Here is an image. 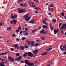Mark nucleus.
Here are the masks:
<instances>
[{
	"instance_id": "1",
	"label": "nucleus",
	"mask_w": 66,
	"mask_h": 66,
	"mask_svg": "<svg viewBox=\"0 0 66 66\" xmlns=\"http://www.w3.org/2000/svg\"><path fill=\"white\" fill-rule=\"evenodd\" d=\"M25 63L27 64L28 66H37V65H36L37 64H36L35 65V64L34 63H30L29 62H28V60H24Z\"/></svg>"
},
{
	"instance_id": "2",
	"label": "nucleus",
	"mask_w": 66,
	"mask_h": 66,
	"mask_svg": "<svg viewBox=\"0 0 66 66\" xmlns=\"http://www.w3.org/2000/svg\"><path fill=\"white\" fill-rule=\"evenodd\" d=\"M23 17H24V18L25 20H26V21H27L28 22L29 21V20H30V18H31V17L30 16H29L28 18V17H29L28 13H27L26 15L23 16Z\"/></svg>"
},
{
	"instance_id": "3",
	"label": "nucleus",
	"mask_w": 66,
	"mask_h": 66,
	"mask_svg": "<svg viewBox=\"0 0 66 66\" xmlns=\"http://www.w3.org/2000/svg\"><path fill=\"white\" fill-rule=\"evenodd\" d=\"M28 56H31V57H35V55H33V54L31 52H28Z\"/></svg>"
},
{
	"instance_id": "4",
	"label": "nucleus",
	"mask_w": 66,
	"mask_h": 66,
	"mask_svg": "<svg viewBox=\"0 0 66 66\" xmlns=\"http://www.w3.org/2000/svg\"><path fill=\"white\" fill-rule=\"evenodd\" d=\"M18 12L20 14L24 13L25 12L24 10H23V9H20L19 8L18 9Z\"/></svg>"
},
{
	"instance_id": "5",
	"label": "nucleus",
	"mask_w": 66,
	"mask_h": 66,
	"mask_svg": "<svg viewBox=\"0 0 66 66\" xmlns=\"http://www.w3.org/2000/svg\"><path fill=\"white\" fill-rule=\"evenodd\" d=\"M8 59L9 60H10V62H14L15 60L14 58L11 57L10 56H8Z\"/></svg>"
},
{
	"instance_id": "6",
	"label": "nucleus",
	"mask_w": 66,
	"mask_h": 66,
	"mask_svg": "<svg viewBox=\"0 0 66 66\" xmlns=\"http://www.w3.org/2000/svg\"><path fill=\"white\" fill-rule=\"evenodd\" d=\"M17 16L16 15H14V16L13 14H12L11 16V17L12 19H15L17 18Z\"/></svg>"
},
{
	"instance_id": "7",
	"label": "nucleus",
	"mask_w": 66,
	"mask_h": 66,
	"mask_svg": "<svg viewBox=\"0 0 66 66\" xmlns=\"http://www.w3.org/2000/svg\"><path fill=\"white\" fill-rule=\"evenodd\" d=\"M26 4L24 3L23 4L22 3H21L20 4V6H21V7H23L26 6Z\"/></svg>"
},
{
	"instance_id": "8",
	"label": "nucleus",
	"mask_w": 66,
	"mask_h": 66,
	"mask_svg": "<svg viewBox=\"0 0 66 66\" xmlns=\"http://www.w3.org/2000/svg\"><path fill=\"white\" fill-rule=\"evenodd\" d=\"M35 21H36V20L34 21L33 19H32L29 21V23H32V24H33V23H35Z\"/></svg>"
},
{
	"instance_id": "9",
	"label": "nucleus",
	"mask_w": 66,
	"mask_h": 66,
	"mask_svg": "<svg viewBox=\"0 0 66 66\" xmlns=\"http://www.w3.org/2000/svg\"><path fill=\"white\" fill-rule=\"evenodd\" d=\"M26 42L27 43V44L28 45H31V43H32V41L30 40H26Z\"/></svg>"
},
{
	"instance_id": "10",
	"label": "nucleus",
	"mask_w": 66,
	"mask_h": 66,
	"mask_svg": "<svg viewBox=\"0 0 66 66\" xmlns=\"http://www.w3.org/2000/svg\"><path fill=\"white\" fill-rule=\"evenodd\" d=\"M21 57H22V56H20L19 57L15 59V61H16V60H20L21 59Z\"/></svg>"
},
{
	"instance_id": "11",
	"label": "nucleus",
	"mask_w": 66,
	"mask_h": 66,
	"mask_svg": "<svg viewBox=\"0 0 66 66\" xmlns=\"http://www.w3.org/2000/svg\"><path fill=\"white\" fill-rule=\"evenodd\" d=\"M8 52H6L4 53H0V55H4L5 54H6V53H9Z\"/></svg>"
},
{
	"instance_id": "12",
	"label": "nucleus",
	"mask_w": 66,
	"mask_h": 66,
	"mask_svg": "<svg viewBox=\"0 0 66 66\" xmlns=\"http://www.w3.org/2000/svg\"><path fill=\"white\" fill-rule=\"evenodd\" d=\"M37 30H38V29H36L32 30V32L33 33H35V32H37Z\"/></svg>"
},
{
	"instance_id": "13",
	"label": "nucleus",
	"mask_w": 66,
	"mask_h": 66,
	"mask_svg": "<svg viewBox=\"0 0 66 66\" xmlns=\"http://www.w3.org/2000/svg\"><path fill=\"white\" fill-rule=\"evenodd\" d=\"M62 48V46L61 45L60 47V49L61 50H65V46H63V48Z\"/></svg>"
},
{
	"instance_id": "14",
	"label": "nucleus",
	"mask_w": 66,
	"mask_h": 66,
	"mask_svg": "<svg viewBox=\"0 0 66 66\" xmlns=\"http://www.w3.org/2000/svg\"><path fill=\"white\" fill-rule=\"evenodd\" d=\"M59 29H58L57 30L55 29L54 30V34H56V33H57V32H59Z\"/></svg>"
},
{
	"instance_id": "15",
	"label": "nucleus",
	"mask_w": 66,
	"mask_h": 66,
	"mask_svg": "<svg viewBox=\"0 0 66 66\" xmlns=\"http://www.w3.org/2000/svg\"><path fill=\"white\" fill-rule=\"evenodd\" d=\"M40 37L41 39H42V40H44V39H45V36H40Z\"/></svg>"
},
{
	"instance_id": "16",
	"label": "nucleus",
	"mask_w": 66,
	"mask_h": 66,
	"mask_svg": "<svg viewBox=\"0 0 66 66\" xmlns=\"http://www.w3.org/2000/svg\"><path fill=\"white\" fill-rule=\"evenodd\" d=\"M50 25V28L51 29V30H53V27H52V26L51 25V24L50 23L49 24Z\"/></svg>"
},
{
	"instance_id": "17",
	"label": "nucleus",
	"mask_w": 66,
	"mask_h": 66,
	"mask_svg": "<svg viewBox=\"0 0 66 66\" xmlns=\"http://www.w3.org/2000/svg\"><path fill=\"white\" fill-rule=\"evenodd\" d=\"M42 27L43 29H47L48 28V26H46L45 25H43Z\"/></svg>"
},
{
	"instance_id": "18",
	"label": "nucleus",
	"mask_w": 66,
	"mask_h": 66,
	"mask_svg": "<svg viewBox=\"0 0 66 66\" xmlns=\"http://www.w3.org/2000/svg\"><path fill=\"white\" fill-rule=\"evenodd\" d=\"M24 46H21L20 49L22 50H24Z\"/></svg>"
},
{
	"instance_id": "19",
	"label": "nucleus",
	"mask_w": 66,
	"mask_h": 66,
	"mask_svg": "<svg viewBox=\"0 0 66 66\" xmlns=\"http://www.w3.org/2000/svg\"><path fill=\"white\" fill-rule=\"evenodd\" d=\"M48 54V53L47 52H44L43 53V54H41V55L43 56V55H47Z\"/></svg>"
},
{
	"instance_id": "20",
	"label": "nucleus",
	"mask_w": 66,
	"mask_h": 66,
	"mask_svg": "<svg viewBox=\"0 0 66 66\" xmlns=\"http://www.w3.org/2000/svg\"><path fill=\"white\" fill-rule=\"evenodd\" d=\"M63 29H65V28L63 27V25H62L60 28V30H63Z\"/></svg>"
},
{
	"instance_id": "21",
	"label": "nucleus",
	"mask_w": 66,
	"mask_h": 66,
	"mask_svg": "<svg viewBox=\"0 0 66 66\" xmlns=\"http://www.w3.org/2000/svg\"><path fill=\"white\" fill-rule=\"evenodd\" d=\"M13 23H14V24H15L16 23V22H17V21L16 20H13Z\"/></svg>"
},
{
	"instance_id": "22",
	"label": "nucleus",
	"mask_w": 66,
	"mask_h": 66,
	"mask_svg": "<svg viewBox=\"0 0 66 66\" xmlns=\"http://www.w3.org/2000/svg\"><path fill=\"white\" fill-rule=\"evenodd\" d=\"M34 41H31V46H34Z\"/></svg>"
},
{
	"instance_id": "23",
	"label": "nucleus",
	"mask_w": 66,
	"mask_h": 66,
	"mask_svg": "<svg viewBox=\"0 0 66 66\" xmlns=\"http://www.w3.org/2000/svg\"><path fill=\"white\" fill-rule=\"evenodd\" d=\"M23 35H24V36H27V35H29V33H28V32H26L25 34H23Z\"/></svg>"
},
{
	"instance_id": "24",
	"label": "nucleus",
	"mask_w": 66,
	"mask_h": 66,
	"mask_svg": "<svg viewBox=\"0 0 66 66\" xmlns=\"http://www.w3.org/2000/svg\"><path fill=\"white\" fill-rule=\"evenodd\" d=\"M34 53V54H37V52H38V51L37 50H36L35 51H33Z\"/></svg>"
},
{
	"instance_id": "25",
	"label": "nucleus",
	"mask_w": 66,
	"mask_h": 66,
	"mask_svg": "<svg viewBox=\"0 0 66 66\" xmlns=\"http://www.w3.org/2000/svg\"><path fill=\"white\" fill-rule=\"evenodd\" d=\"M39 46V43H37L36 44L34 45V47H37V46Z\"/></svg>"
},
{
	"instance_id": "26",
	"label": "nucleus",
	"mask_w": 66,
	"mask_h": 66,
	"mask_svg": "<svg viewBox=\"0 0 66 66\" xmlns=\"http://www.w3.org/2000/svg\"><path fill=\"white\" fill-rule=\"evenodd\" d=\"M28 4H29V5L30 6H31V4H32V2L31 1H28Z\"/></svg>"
},
{
	"instance_id": "27",
	"label": "nucleus",
	"mask_w": 66,
	"mask_h": 66,
	"mask_svg": "<svg viewBox=\"0 0 66 66\" xmlns=\"http://www.w3.org/2000/svg\"><path fill=\"white\" fill-rule=\"evenodd\" d=\"M7 30H8V31H11L12 29H11V28L10 27H7Z\"/></svg>"
},
{
	"instance_id": "28",
	"label": "nucleus",
	"mask_w": 66,
	"mask_h": 66,
	"mask_svg": "<svg viewBox=\"0 0 66 66\" xmlns=\"http://www.w3.org/2000/svg\"><path fill=\"white\" fill-rule=\"evenodd\" d=\"M52 49V48H48V49L46 50V51H50V50H51V49Z\"/></svg>"
},
{
	"instance_id": "29",
	"label": "nucleus",
	"mask_w": 66,
	"mask_h": 66,
	"mask_svg": "<svg viewBox=\"0 0 66 66\" xmlns=\"http://www.w3.org/2000/svg\"><path fill=\"white\" fill-rule=\"evenodd\" d=\"M28 55V53H26L23 54V56L24 57Z\"/></svg>"
},
{
	"instance_id": "30",
	"label": "nucleus",
	"mask_w": 66,
	"mask_h": 66,
	"mask_svg": "<svg viewBox=\"0 0 66 66\" xmlns=\"http://www.w3.org/2000/svg\"><path fill=\"white\" fill-rule=\"evenodd\" d=\"M60 15H61L62 16H64V13L62 12V13H60Z\"/></svg>"
},
{
	"instance_id": "31",
	"label": "nucleus",
	"mask_w": 66,
	"mask_h": 66,
	"mask_svg": "<svg viewBox=\"0 0 66 66\" xmlns=\"http://www.w3.org/2000/svg\"><path fill=\"white\" fill-rule=\"evenodd\" d=\"M4 62H5V63L6 64L7 63V60H4Z\"/></svg>"
},
{
	"instance_id": "32",
	"label": "nucleus",
	"mask_w": 66,
	"mask_h": 66,
	"mask_svg": "<svg viewBox=\"0 0 66 66\" xmlns=\"http://www.w3.org/2000/svg\"><path fill=\"white\" fill-rule=\"evenodd\" d=\"M53 4H51L50 5V7H53Z\"/></svg>"
},
{
	"instance_id": "33",
	"label": "nucleus",
	"mask_w": 66,
	"mask_h": 66,
	"mask_svg": "<svg viewBox=\"0 0 66 66\" xmlns=\"http://www.w3.org/2000/svg\"><path fill=\"white\" fill-rule=\"evenodd\" d=\"M16 55L18 56H19L20 55V54L19 53H16Z\"/></svg>"
},
{
	"instance_id": "34",
	"label": "nucleus",
	"mask_w": 66,
	"mask_h": 66,
	"mask_svg": "<svg viewBox=\"0 0 66 66\" xmlns=\"http://www.w3.org/2000/svg\"><path fill=\"white\" fill-rule=\"evenodd\" d=\"M0 66H6V65H5L4 64H1V65H0Z\"/></svg>"
},
{
	"instance_id": "35",
	"label": "nucleus",
	"mask_w": 66,
	"mask_h": 66,
	"mask_svg": "<svg viewBox=\"0 0 66 66\" xmlns=\"http://www.w3.org/2000/svg\"><path fill=\"white\" fill-rule=\"evenodd\" d=\"M44 30H41L40 31V33H43L44 32Z\"/></svg>"
},
{
	"instance_id": "36",
	"label": "nucleus",
	"mask_w": 66,
	"mask_h": 66,
	"mask_svg": "<svg viewBox=\"0 0 66 66\" xmlns=\"http://www.w3.org/2000/svg\"><path fill=\"white\" fill-rule=\"evenodd\" d=\"M17 46H18V44H15L14 45V47L15 48H17Z\"/></svg>"
},
{
	"instance_id": "37",
	"label": "nucleus",
	"mask_w": 66,
	"mask_h": 66,
	"mask_svg": "<svg viewBox=\"0 0 66 66\" xmlns=\"http://www.w3.org/2000/svg\"><path fill=\"white\" fill-rule=\"evenodd\" d=\"M5 63L3 62V61H2V62H1V63H0V65H1V64H5Z\"/></svg>"
},
{
	"instance_id": "38",
	"label": "nucleus",
	"mask_w": 66,
	"mask_h": 66,
	"mask_svg": "<svg viewBox=\"0 0 66 66\" xmlns=\"http://www.w3.org/2000/svg\"><path fill=\"white\" fill-rule=\"evenodd\" d=\"M24 48L25 49H26L27 48H28V46H24Z\"/></svg>"
},
{
	"instance_id": "39",
	"label": "nucleus",
	"mask_w": 66,
	"mask_h": 66,
	"mask_svg": "<svg viewBox=\"0 0 66 66\" xmlns=\"http://www.w3.org/2000/svg\"><path fill=\"white\" fill-rule=\"evenodd\" d=\"M46 21H45V20H43V23L44 24L45 23H46Z\"/></svg>"
},
{
	"instance_id": "40",
	"label": "nucleus",
	"mask_w": 66,
	"mask_h": 66,
	"mask_svg": "<svg viewBox=\"0 0 66 66\" xmlns=\"http://www.w3.org/2000/svg\"><path fill=\"white\" fill-rule=\"evenodd\" d=\"M20 31V30H15V31L16 33H18V32H19Z\"/></svg>"
},
{
	"instance_id": "41",
	"label": "nucleus",
	"mask_w": 66,
	"mask_h": 66,
	"mask_svg": "<svg viewBox=\"0 0 66 66\" xmlns=\"http://www.w3.org/2000/svg\"><path fill=\"white\" fill-rule=\"evenodd\" d=\"M61 24H62V23H60L59 24V28H60V27H61Z\"/></svg>"
},
{
	"instance_id": "42",
	"label": "nucleus",
	"mask_w": 66,
	"mask_h": 66,
	"mask_svg": "<svg viewBox=\"0 0 66 66\" xmlns=\"http://www.w3.org/2000/svg\"><path fill=\"white\" fill-rule=\"evenodd\" d=\"M18 29H19V30H21V26H20L19 28L18 27Z\"/></svg>"
},
{
	"instance_id": "43",
	"label": "nucleus",
	"mask_w": 66,
	"mask_h": 66,
	"mask_svg": "<svg viewBox=\"0 0 66 66\" xmlns=\"http://www.w3.org/2000/svg\"><path fill=\"white\" fill-rule=\"evenodd\" d=\"M61 32L62 33V34H64V31H63V30H61Z\"/></svg>"
},
{
	"instance_id": "44",
	"label": "nucleus",
	"mask_w": 66,
	"mask_h": 66,
	"mask_svg": "<svg viewBox=\"0 0 66 66\" xmlns=\"http://www.w3.org/2000/svg\"><path fill=\"white\" fill-rule=\"evenodd\" d=\"M3 23L2 22L0 23V26H2Z\"/></svg>"
},
{
	"instance_id": "45",
	"label": "nucleus",
	"mask_w": 66,
	"mask_h": 66,
	"mask_svg": "<svg viewBox=\"0 0 66 66\" xmlns=\"http://www.w3.org/2000/svg\"><path fill=\"white\" fill-rule=\"evenodd\" d=\"M26 37H23L22 38V40H24L25 38H26Z\"/></svg>"
},
{
	"instance_id": "46",
	"label": "nucleus",
	"mask_w": 66,
	"mask_h": 66,
	"mask_svg": "<svg viewBox=\"0 0 66 66\" xmlns=\"http://www.w3.org/2000/svg\"><path fill=\"white\" fill-rule=\"evenodd\" d=\"M36 42H39V43H40V41H39V40H36Z\"/></svg>"
},
{
	"instance_id": "47",
	"label": "nucleus",
	"mask_w": 66,
	"mask_h": 66,
	"mask_svg": "<svg viewBox=\"0 0 66 66\" xmlns=\"http://www.w3.org/2000/svg\"><path fill=\"white\" fill-rule=\"evenodd\" d=\"M21 63H23L24 62V61H20Z\"/></svg>"
},
{
	"instance_id": "48",
	"label": "nucleus",
	"mask_w": 66,
	"mask_h": 66,
	"mask_svg": "<svg viewBox=\"0 0 66 66\" xmlns=\"http://www.w3.org/2000/svg\"><path fill=\"white\" fill-rule=\"evenodd\" d=\"M22 30H21L20 31V34H22Z\"/></svg>"
},
{
	"instance_id": "49",
	"label": "nucleus",
	"mask_w": 66,
	"mask_h": 66,
	"mask_svg": "<svg viewBox=\"0 0 66 66\" xmlns=\"http://www.w3.org/2000/svg\"><path fill=\"white\" fill-rule=\"evenodd\" d=\"M10 50L11 51H14V49H13V48H12L10 49Z\"/></svg>"
},
{
	"instance_id": "50",
	"label": "nucleus",
	"mask_w": 66,
	"mask_h": 66,
	"mask_svg": "<svg viewBox=\"0 0 66 66\" xmlns=\"http://www.w3.org/2000/svg\"><path fill=\"white\" fill-rule=\"evenodd\" d=\"M55 21H56V20H54L53 21V22H55Z\"/></svg>"
},
{
	"instance_id": "51",
	"label": "nucleus",
	"mask_w": 66,
	"mask_h": 66,
	"mask_svg": "<svg viewBox=\"0 0 66 66\" xmlns=\"http://www.w3.org/2000/svg\"><path fill=\"white\" fill-rule=\"evenodd\" d=\"M34 63H37V61H35L34 62Z\"/></svg>"
},
{
	"instance_id": "52",
	"label": "nucleus",
	"mask_w": 66,
	"mask_h": 66,
	"mask_svg": "<svg viewBox=\"0 0 66 66\" xmlns=\"http://www.w3.org/2000/svg\"><path fill=\"white\" fill-rule=\"evenodd\" d=\"M35 13H36V14H38V12L37 11H35Z\"/></svg>"
},
{
	"instance_id": "53",
	"label": "nucleus",
	"mask_w": 66,
	"mask_h": 66,
	"mask_svg": "<svg viewBox=\"0 0 66 66\" xmlns=\"http://www.w3.org/2000/svg\"><path fill=\"white\" fill-rule=\"evenodd\" d=\"M16 40L17 41H19V39L18 38L16 39Z\"/></svg>"
},
{
	"instance_id": "54",
	"label": "nucleus",
	"mask_w": 66,
	"mask_h": 66,
	"mask_svg": "<svg viewBox=\"0 0 66 66\" xmlns=\"http://www.w3.org/2000/svg\"><path fill=\"white\" fill-rule=\"evenodd\" d=\"M25 30H26V31H27V30H28V28H25Z\"/></svg>"
},
{
	"instance_id": "55",
	"label": "nucleus",
	"mask_w": 66,
	"mask_h": 66,
	"mask_svg": "<svg viewBox=\"0 0 66 66\" xmlns=\"http://www.w3.org/2000/svg\"><path fill=\"white\" fill-rule=\"evenodd\" d=\"M35 1H36L37 2H39V1H38V0H35Z\"/></svg>"
},
{
	"instance_id": "56",
	"label": "nucleus",
	"mask_w": 66,
	"mask_h": 66,
	"mask_svg": "<svg viewBox=\"0 0 66 66\" xmlns=\"http://www.w3.org/2000/svg\"><path fill=\"white\" fill-rule=\"evenodd\" d=\"M44 19H45V20L46 21V20H48V19H47V18H44Z\"/></svg>"
},
{
	"instance_id": "57",
	"label": "nucleus",
	"mask_w": 66,
	"mask_h": 66,
	"mask_svg": "<svg viewBox=\"0 0 66 66\" xmlns=\"http://www.w3.org/2000/svg\"><path fill=\"white\" fill-rule=\"evenodd\" d=\"M23 33H25V32H26V31L25 30H23Z\"/></svg>"
},
{
	"instance_id": "58",
	"label": "nucleus",
	"mask_w": 66,
	"mask_h": 66,
	"mask_svg": "<svg viewBox=\"0 0 66 66\" xmlns=\"http://www.w3.org/2000/svg\"><path fill=\"white\" fill-rule=\"evenodd\" d=\"M48 15H51V13H48Z\"/></svg>"
},
{
	"instance_id": "59",
	"label": "nucleus",
	"mask_w": 66,
	"mask_h": 66,
	"mask_svg": "<svg viewBox=\"0 0 66 66\" xmlns=\"http://www.w3.org/2000/svg\"><path fill=\"white\" fill-rule=\"evenodd\" d=\"M63 53L64 54H65V55L66 54V52H64Z\"/></svg>"
},
{
	"instance_id": "60",
	"label": "nucleus",
	"mask_w": 66,
	"mask_h": 66,
	"mask_svg": "<svg viewBox=\"0 0 66 66\" xmlns=\"http://www.w3.org/2000/svg\"><path fill=\"white\" fill-rule=\"evenodd\" d=\"M15 34H13V37H15Z\"/></svg>"
},
{
	"instance_id": "61",
	"label": "nucleus",
	"mask_w": 66,
	"mask_h": 66,
	"mask_svg": "<svg viewBox=\"0 0 66 66\" xmlns=\"http://www.w3.org/2000/svg\"><path fill=\"white\" fill-rule=\"evenodd\" d=\"M41 29V27H40L39 28V30H40Z\"/></svg>"
},
{
	"instance_id": "62",
	"label": "nucleus",
	"mask_w": 66,
	"mask_h": 66,
	"mask_svg": "<svg viewBox=\"0 0 66 66\" xmlns=\"http://www.w3.org/2000/svg\"><path fill=\"white\" fill-rule=\"evenodd\" d=\"M44 24H45L46 25H48V23H47L46 22Z\"/></svg>"
},
{
	"instance_id": "63",
	"label": "nucleus",
	"mask_w": 66,
	"mask_h": 66,
	"mask_svg": "<svg viewBox=\"0 0 66 66\" xmlns=\"http://www.w3.org/2000/svg\"><path fill=\"white\" fill-rule=\"evenodd\" d=\"M65 49H66V44H65Z\"/></svg>"
},
{
	"instance_id": "64",
	"label": "nucleus",
	"mask_w": 66,
	"mask_h": 66,
	"mask_svg": "<svg viewBox=\"0 0 66 66\" xmlns=\"http://www.w3.org/2000/svg\"><path fill=\"white\" fill-rule=\"evenodd\" d=\"M64 18L65 19H66V15L64 16Z\"/></svg>"
}]
</instances>
